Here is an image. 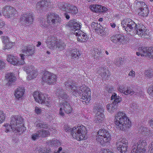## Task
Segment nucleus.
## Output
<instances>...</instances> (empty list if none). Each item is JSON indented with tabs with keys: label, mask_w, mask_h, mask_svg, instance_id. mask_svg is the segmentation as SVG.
<instances>
[{
	"label": "nucleus",
	"mask_w": 153,
	"mask_h": 153,
	"mask_svg": "<svg viewBox=\"0 0 153 153\" xmlns=\"http://www.w3.org/2000/svg\"><path fill=\"white\" fill-rule=\"evenodd\" d=\"M40 26L42 27H47L48 26L47 23L44 19L40 22Z\"/></svg>",
	"instance_id": "obj_52"
},
{
	"label": "nucleus",
	"mask_w": 153,
	"mask_h": 153,
	"mask_svg": "<svg viewBox=\"0 0 153 153\" xmlns=\"http://www.w3.org/2000/svg\"><path fill=\"white\" fill-rule=\"evenodd\" d=\"M56 39L55 37L49 36L48 37L46 43L48 47L51 49H53L55 46Z\"/></svg>",
	"instance_id": "obj_22"
},
{
	"label": "nucleus",
	"mask_w": 153,
	"mask_h": 153,
	"mask_svg": "<svg viewBox=\"0 0 153 153\" xmlns=\"http://www.w3.org/2000/svg\"><path fill=\"white\" fill-rule=\"evenodd\" d=\"M6 78L7 82L6 83L7 86H10L13 84L16 79V77L12 73L7 74L6 76Z\"/></svg>",
	"instance_id": "obj_24"
},
{
	"label": "nucleus",
	"mask_w": 153,
	"mask_h": 153,
	"mask_svg": "<svg viewBox=\"0 0 153 153\" xmlns=\"http://www.w3.org/2000/svg\"><path fill=\"white\" fill-rule=\"evenodd\" d=\"M36 150L38 153H53L50 149H47L43 146L38 147Z\"/></svg>",
	"instance_id": "obj_32"
},
{
	"label": "nucleus",
	"mask_w": 153,
	"mask_h": 153,
	"mask_svg": "<svg viewBox=\"0 0 153 153\" xmlns=\"http://www.w3.org/2000/svg\"><path fill=\"white\" fill-rule=\"evenodd\" d=\"M89 27L93 30H94L97 32H99V29L102 28V26L100 24H98V22H92L90 27L89 26Z\"/></svg>",
	"instance_id": "obj_30"
},
{
	"label": "nucleus",
	"mask_w": 153,
	"mask_h": 153,
	"mask_svg": "<svg viewBox=\"0 0 153 153\" xmlns=\"http://www.w3.org/2000/svg\"><path fill=\"white\" fill-rule=\"evenodd\" d=\"M40 137L39 133H35L33 134L32 135V139L34 140L39 139V137Z\"/></svg>",
	"instance_id": "obj_54"
},
{
	"label": "nucleus",
	"mask_w": 153,
	"mask_h": 153,
	"mask_svg": "<svg viewBox=\"0 0 153 153\" xmlns=\"http://www.w3.org/2000/svg\"><path fill=\"white\" fill-rule=\"evenodd\" d=\"M47 143L49 146H54V140L48 141Z\"/></svg>",
	"instance_id": "obj_64"
},
{
	"label": "nucleus",
	"mask_w": 153,
	"mask_h": 153,
	"mask_svg": "<svg viewBox=\"0 0 153 153\" xmlns=\"http://www.w3.org/2000/svg\"><path fill=\"white\" fill-rule=\"evenodd\" d=\"M98 71H99L98 73L100 74L103 78L107 79L110 75L109 71L104 66L102 65L99 67Z\"/></svg>",
	"instance_id": "obj_23"
},
{
	"label": "nucleus",
	"mask_w": 153,
	"mask_h": 153,
	"mask_svg": "<svg viewBox=\"0 0 153 153\" xmlns=\"http://www.w3.org/2000/svg\"><path fill=\"white\" fill-rule=\"evenodd\" d=\"M5 67V63L2 61L0 60V69H3Z\"/></svg>",
	"instance_id": "obj_57"
},
{
	"label": "nucleus",
	"mask_w": 153,
	"mask_h": 153,
	"mask_svg": "<svg viewBox=\"0 0 153 153\" xmlns=\"http://www.w3.org/2000/svg\"><path fill=\"white\" fill-rule=\"evenodd\" d=\"M71 56L73 58L78 59L80 55L79 51L76 49L70 50Z\"/></svg>",
	"instance_id": "obj_35"
},
{
	"label": "nucleus",
	"mask_w": 153,
	"mask_h": 153,
	"mask_svg": "<svg viewBox=\"0 0 153 153\" xmlns=\"http://www.w3.org/2000/svg\"><path fill=\"white\" fill-rule=\"evenodd\" d=\"M34 47L30 45H27L22 47V53L25 54L26 56L32 55L34 53Z\"/></svg>",
	"instance_id": "obj_20"
},
{
	"label": "nucleus",
	"mask_w": 153,
	"mask_h": 153,
	"mask_svg": "<svg viewBox=\"0 0 153 153\" xmlns=\"http://www.w3.org/2000/svg\"><path fill=\"white\" fill-rule=\"evenodd\" d=\"M131 153H145L146 142L142 140H133Z\"/></svg>",
	"instance_id": "obj_5"
},
{
	"label": "nucleus",
	"mask_w": 153,
	"mask_h": 153,
	"mask_svg": "<svg viewBox=\"0 0 153 153\" xmlns=\"http://www.w3.org/2000/svg\"><path fill=\"white\" fill-rule=\"evenodd\" d=\"M123 61V59L122 58H120L119 59H117L115 62V64L117 66H120L121 64Z\"/></svg>",
	"instance_id": "obj_51"
},
{
	"label": "nucleus",
	"mask_w": 153,
	"mask_h": 153,
	"mask_svg": "<svg viewBox=\"0 0 153 153\" xmlns=\"http://www.w3.org/2000/svg\"><path fill=\"white\" fill-rule=\"evenodd\" d=\"M35 111L37 114H39L41 112V109L38 107H36L35 108Z\"/></svg>",
	"instance_id": "obj_60"
},
{
	"label": "nucleus",
	"mask_w": 153,
	"mask_h": 153,
	"mask_svg": "<svg viewBox=\"0 0 153 153\" xmlns=\"http://www.w3.org/2000/svg\"><path fill=\"white\" fill-rule=\"evenodd\" d=\"M56 94L58 95L60 100L64 101L67 99L69 97L66 93L64 92L63 89L61 88H58Z\"/></svg>",
	"instance_id": "obj_25"
},
{
	"label": "nucleus",
	"mask_w": 153,
	"mask_h": 153,
	"mask_svg": "<svg viewBox=\"0 0 153 153\" xmlns=\"http://www.w3.org/2000/svg\"><path fill=\"white\" fill-rule=\"evenodd\" d=\"M68 12L71 13L76 14L78 12V9L77 7L74 6L68 5L67 8Z\"/></svg>",
	"instance_id": "obj_38"
},
{
	"label": "nucleus",
	"mask_w": 153,
	"mask_h": 153,
	"mask_svg": "<svg viewBox=\"0 0 153 153\" xmlns=\"http://www.w3.org/2000/svg\"><path fill=\"white\" fill-rule=\"evenodd\" d=\"M96 114H103V109L101 106L98 105L96 108Z\"/></svg>",
	"instance_id": "obj_43"
},
{
	"label": "nucleus",
	"mask_w": 153,
	"mask_h": 153,
	"mask_svg": "<svg viewBox=\"0 0 153 153\" xmlns=\"http://www.w3.org/2000/svg\"><path fill=\"white\" fill-rule=\"evenodd\" d=\"M99 31L98 32H97V33H98L101 36H104L106 34L105 31L104 29H103V28L102 27V28L99 29Z\"/></svg>",
	"instance_id": "obj_49"
},
{
	"label": "nucleus",
	"mask_w": 153,
	"mask_h": 153,
	"mask_svg": "<svg viewBox=\"0 0 153 153\" xmlns=\"http://www.w3.org/2000/svg\"><path fill=\"white\" fill-rule=\"evenodd\" d=\"M111 99V100H114L112 103L117 105L118 103L120 102L122 100L121 98L119 96H117V94L115 93H114L112 95Z\"/></svg>",
	"instance_id": "obj_34"
},
{
	"label": "nucleus",
	"mask_w": 153,
	"mask_h": 153,
	"mask_svg": "<svg viewBox=\"0 0 153 153\" xmlns=\"http://www.w3.org/2000/svg\"><path fill=\"white\" fill-rule=\"evenodd\" d=\"M5 119V116L3 112L0 110V123L3 122Z\"/></svg>",
	"instance_id": "obj_46"
},
{
	"label": "nucleus",
	"mask_w": 153,
	"mask_h": 153,
	"mask_svg": "<svg viewBox=\"0 0 153 153\" xmlns=\"http://www.w3.org/2000/svg\"><path fill=\"white\" fill-rule=\"evenodd\" d=\"M20 56L21 57V60L20 61H18L17 64H16V65H23L25 63L24 59L25 55L24 54H20Z\"/></svg>",
	"instance_id": "obj_45"
},
{
	"label": "nucleus",
	"mask_w": 153,
	"mask_h": 153,
	"mask_svg": "<svg viewBox=\"0 0 153 153\" xmlns=\"http://www.w3.org/2000/svg\"><path fill=\"white\" fill-rule=\"evenodd\" d=\"M74 34L78 36L77 40L78 41L82 42H85L87 41L88 38L87 36L84 33L81 31L78 32H75Z\"/></svg>",
	"instance_id": "obj_26"
},
{
	"label": "nucleus",
	"mask_w": 153,
	"mask_h": 153,
	"mask_svg": "<svg viewBox=\"0 0 153 153\" xmlns=\"http://www.w3.org/2000/svg\"><path fill=\"white\" fill-rule=\"evenodd\" d=\"M24 92L25 90L24 88L19 87L15 90L14 93L15 96L16 98L19 99L22 97Z\"/></svg>",
	"instance_id": "obj_28"
},
{
	"label": "nucleus",
	"mask_w": 153,
	"mask_h": 153,
	"mask_svg": "<svg viewBox=\"0 0 153 153\" xmlns=\"http://www.w3.org/2000/svg\"><path fill=\"white\" fill-rule=\"evenodd\" d=\"M135 93V92L133 91L132 89L130 87H128L127 88L126 90L125 89L124 94L126 95L129 94L133 95Z\"/></svg>",
	"instance_id": "obj_44"
},
{
	"label": "nucleus",
	"mask_w": 153,
	"mask_h": 153,
	"mask_svg": "<svg viewBox=\"0 0 153 153\" xmlns=\"http://www.w3.org/2000/svg\"><path fill=\"white\" fill-rule=\"evenodd\" d=\"M141 7L138 10L139 15L143 17H146L149 13V10L147 7V5L143 2H139Z\"/></svg>",
	"instance_id": "obj_16"
},
{
	"label": "nucleus",
	"mask_w": 153,
	"mask_h": 153,
	"mask_svg": "<svg viewBox=\"0 0 153 153\" xmlns=\"http://www.w3.org/2000/svg\"><path fill=\"white\" fill-rule=\"evenodd\" d=\"M147 47H141L139 48L138 49V51L141 53H143V56H147L148 54V49Z\"/></svg>",
	"instance_id": "obj_42"
},
{
	"label": "nucleus",
	"mask_w": 153,
	"mask_h": 153,
	"mask_svg": "<svg viewBox=\"0 0 153 153\" xmlns=\"http://www.w3.org/2000/svg\"><path fill=\"white\" fill-rule=\"evenodd\" d=\"M36 125V127L39 128H48V125L43 121H38Z\"/></svg>",
	"instance_id": "obj_37"
},
{
	"label": "nucleus",
	"mask_w": 153,
	"mask_h": 153,
	"mask_svg": "<svg viewBox=\"0 0 153 153\" xmlns=\"http://www.w3.org/2000/svg\"><path fill=\"white\" fill-rule=\"evenodd\" d=\"M59 107L60 108L59 114L61 116L63 117H65V116L63 110L65 113L68 114L71 113L72 111V108L69 103L66 101L60 102Z\"/></svg>",
	"instance_id": "obj_8"
},
{
	"label": "nucleus",
	"mask_w": 153,
	"mask_h": 153,
	"mask_svg": "<svg viewBox=\"0 0 153 153\" xmlns=\"http://www.w3.org/2000/svg\"><path fill=\"white\" fill-rule=\"evenodd\" d=\"M5 45L4 49L10 48L13 46L12 43L10 41Z\"/></svg>",
	"instance_id": "obj_55"
},
{
	"label": "nucleus",
	"mask_w": 153,
	"mask_h": 153,
	"mask_svg": "<svg viewBox=\"0 0 153 153\" xmlns=\"http://www.w3.org/2000/svg\"><path fill=\"white\" fill-rule=\"evenodd\" d=\"M11 119L10 125L6 123L4 126L6 132H10L11 130L14 133L23 132L26 129L24 126L23 120L22 117L12 116Z\"/></svg>",
	"instance_id": "obj_2"
},
{
	"label": "nucleus",
	"mask_w": 153,
	"mask_h": 153,
	"mask_svg": "<svg viewBox=\"0 0 153 153\" xmlns=\"http://www.w3.org/2000/svg\"><path fill=\"white\" fill-rule=\"evenodd\" d=\"M33 18L32 13H27L23 14V16L20 18V22H24L26 24H31L33 22Z\"/></svg>",
	"instance_id": "obj_19"
},
{
	"label": "nucleus",
	"mask_w": 153,
	"mask_h": 153,
	"mask_svg": "<svg viewBox=\"0 0 153 153\" xmlns=\"http://www.w3.org/2000/svg\"><path fill=\"white\" fill-rule=\"evenodd\" d=\"M102 153H111L112 152L108 149H103L102 150Z\"/></svg>",
	"instance_id": "obj_62"
},
{
	"label": "nucleus",
	"mask_w": 153,
	"mask_h": 153,
	"mask_svg": "<svg viewBox=\"0 0 153 153\" xmlns=\"http://www.w3.org/2000/svg\"><path fill=\"white\" fill-rule=\"evenodd\" d=\"M15 9L10 5H6L2 8V13L5 17L9 18L14 15Z\"/></svg>",
	"instance_id": "obj_14"
},
{
	"label": "nucleus",
	"mask_w": 153,
	"mask_h": 153,
	"mask_svg": "<svg viewBox=\"0 0 153 153\" xmlns=\"http://www.w3.org/2000/svg\"><path fill=\"white\" fill-rule=\"evenodd\" d=\"M38 133H39L40 137H45L48 136L49 134V132L46 130L41 129L39 131Z\"/></svg>",
	"instance_id": "obj_39"
},
{
	"label": "nucleus",
	"mask_w": 153,
	"mask_h": 153,
	"mask_svg": "<svg viewBox=\"0 0 153 153\" xmlns=\"http://www.w3.org/2000/svg\"><path fill=\"white\" fill-rule=\"evenodd\" d=\"M127 140L125 139L118 142L117 143L118 151L121 153H125L127 151Z\"/></svg>",
	"instance_id": "obj_17"
},
{
	"label": "nucleus",
	"mask_w": 153,
	"mask_h": 153,
	"mask_svg": "<svg viewBox=\"0 0 153 153\" xmlns=\"http://www.w3.org/2000/svg\"><path fill=\"white\" fill-rule=\"evenodd\" d=\"M148 92L149 94L152 97H153V87L152 86H150L148 89Z\"/></svg>",
	"instance_id": "obj_50"
},
{
	"label": "nucleus",
	"mask_w": 153,
	"mask_h": 153,
	"mask_svg": "<svg viewBox=\"0 0 153 153\" xmlns=\"http://www.w3.org/2000/svg\"><path fill=\"white\" fill-rule=\"evenodd\" d=\"M68 5H70V4L62 2H59L58 4V6L59 9L64 11H66V10L67 9L66 7L67 6L68 7Z\"/></svg>",
	"instance_id": "obj_41"
},
{
	"label": "nucleus",
	"mask_w": 153,
	"mask_h": 153,
	"mask_svg": "<svg viewBox=\"0 0 153 153\" xmlns=\"http://www.w3.org/2000/svg\"><path fill=\"white\" fill-rule=\"evenodd\" d=\"M76 84H75L73 82L70 80L65 82V86L67 90L71 92L74 93V95L77 93L79 94L82 92V94L81 98L83 103L85 104L89 102L91 100L90 89L85 85L78 87Z\"/></svg>",
	"instance_id": "obj_1"
},
{
	"label": "nucleus",
	"mask_w": 153,
	"mask_h": 153,
	"mask_svg": "<svg viewBox=\"0 0 153 153\" xmlns=\"http://www.w3.org/2000/svg\"><path fill=\"white\" fill-rule=\"evenodd\" d=\"M57 49L61 51L65 49L66 45L62 41L59 40L57 41L55 46Z\"/></svg>",
	"instance_id": "obj_33"
},
{
	"label": "nucleus",
	"mask_w": 153,
	"mask_h": 153,
	"mask_svg": "<svg viewBox=\"0 0 153 153\" xmlns=\"http://www.w3.org/2000/svg\"><path fill=\"white\" fill-rule=\"evenodd\" d=\"M1 39L3 43L4 44H5L9 42L10 41L9 40L8 38L6 36H2L1 37Z\"/></svg>",
	"instance_id": "obj_56"
},
{
	"label": "nucleus",
	"mask_w": 153,
	"mask_h": 153,
	"mask_svg": "<svg viewBox=\"0 0 153 153\" xmlns=\"http://www.w3.org/2000/svg\"><path fill=\"white\" fill-rule=\"evenodd\" d=\"M33 96L36 102L39 103H42L45 102V105L48 106H49L51 104L50 101L45 102V98L44 94L39 93L38 92H34L33 93Z\"/></svg>",
	"instance_id": "obj_12"
},
{
	"label": "nucleus",
	"mask_w": 153,
	"mask_h": 153,
	"mask_svg": "<svg viewBox=\"0 0 153 153\" xmlns=\"http://www.w3.org/2000/svg\"><path fill=\"white\" fill-rule=\"evenodd\" d=\"M94 58L96 59H99L100 58V56H101L102 53L100 49H99L95 48L94 50Z\"/></svg>",
	"instance_id": "obj_36"
},
{
	"label": "nucleus",
	"mask_w": 153,
	"mask_h": 153,
	"mask_svg": "<svg viewBox=\"0 0 153 153\" xmlns=\"http://www.w3.org/2000/svg\"><path fill=\"white\" fill-rule=\"evenodd\" d=\"M96 140L102 145H106V143L111 140V134L108 131L103 129H100L98 132L96 136Z\"/></svg>",
	"instance_id": "obj_6"
},
{
	"label": "nucleus",
	"mask_w": 153,
	"mask_h": 153,
	"mask_svg": "<svg viewBox=\"0 0 153 153\" xmlns=\"http://www.w3.org/2000/svg\"><path fill=\"white\" fill-rule=\"evenodd\" d=\"M42 80L49 84H53L57 80L56 76L48 71H46L42 76Z\"/></svg>",
	"instance_id": "obj_9"
},
{
	"label": "nucleus",
	"mask_w": 153,
	"mask_h": 153,
	"mask_svg": "<svg viewBox=\"0 0 153 153\" xmlns=\"http://www.w3.org/2000/svg\"><path fill=\"white\" fill-rule=\"evenodd\" d=\"M145 75L147 77L151 78L153 76V72H151L150 71L147 70L145 73Z\"/></svg>",
	"instance_id": "obj_53"
},
{
	"label": "nucleus",
	"mask_w": 153,
	"mask_h": 153,
	"mask_svg": "<svg viewBox=\"0 0 153 153\" xmlns=\"http://www.w3.org/2000/svg\"><path fill=\"white\" fill-rule=\"evenodd\" d=\"M61 21V19L58 15L55 13H49L47 17V23L49 25H57Z\"/></svg>",
	"instance_id": "obj_10"
},
{
	"label": "nucleus",
	"mask_w": 153,
	"mask_h": 153,
	"mask_svg": "<svg viewBox=\"0 0 153 153\" xmlns=\"http://www.w3.org/2000/svg\"><path fill=\"white\" fill-rule=\"evenodd\" d=\"M104 114H96L95 121L96 123H100L102 122L104 120Z\"/></svg>",
	"instance_id": "obj_40"
},
{
	"label": "nucleus",
	"mask_w": 153,
	"mask_h": 153,
	"mask_svg": "<svg viewBox=\"0 0 153 153\" xmlns=\"http://www.w3.org/2000/svg\"><path fill=\"white\" fill-rule=\"evenodd\" d=\"M114 123L117 128L123 131H127L131 126V122L123 112H119L117 114Z\"/></svg>",
	"instance_id": "obj_3"
},
{
	"label": "nucleus",
	"mask_w": 153,
	"mask_h": 153,
	"mask_svg": "<svg viewBox=\"0 0 153 153\" xmlns=\"http://www.w3.org/2000/svg\"><path fill=\"white\" fill-rule=\"evenodd\" d=\"M145 27L141 24H136L135 27L133 30V33L137 34L139 36L144 37L147 35V31L145 29Z\"/></svg>",
	"instance_id": "obj_11"
},
{
	"label": "nucleus",
	"mask_w": 153,
	"mask_h": 153,
	"mask_svg": "<svg viewBox=\"0 0 153 153\" xmlns=\"http://www.w3.org/2000/svg\"><path fill=\"white\" fill-rule=\"evenodd\" d=\"M81 25L79 22H77L76 20L74 19L71 20L66 25L67 27H71L73 29L75 30V32H78L80 31V26Z\"/></svg>",
	"instance_id": "obj_15"
},
{
	"label": "nucleus",
	"mask_w": 153,
	"mask_h": 153,
	"mask_svg": "<svg viewBox=\"0 0 153 153\" xmlns=\"http://www.w3.org/2000/svg\"><path fill=\"white\" fill-rule=\"evenodd\" d=\"M111 40L114 43L117 45H123L126 42L124 36L120 34L113 35L111 37Z\"/></svg>",
	"instance_id": "obj_13"
},
{
	"label": "nucleus",
	"mask_w": 153,
	"mask_h": 153,
	"mask_svg": "<svg viewBox=\"0 0 153 153\" xmlns=\"http://www.w3.org/2000/svg\"><path fill=\"white\" fill-rule=\"evenodd\" d=\"M121 25L124 28L128 34H131L132 31L133 33L136 24L130 19L123 20L121 22Z\"/></svg>",
	"instance_id": "obj_7"
},
{
	"label": "nucleus",
	"mask_w": 153,
	"mask_h": 153,
	"mask_svg": "<svg viewBox=\"0 0 153 153\" xmlns=\"http://www.w3.org/2000/svg\"><path fill=\"white\" fill-rule=\"evenodd\" d=\"M87 131L85 127L82 125L73 128L72 135L74 138L78 140H84L87 138Z\"/></svg>",
	"instance_id": "obj_4"
},
{
	"label": "nucleus",
	"mask_w": 153,
	"mask_h": 153,
	"mask_svg": "<svg viewBox=\"0 0 153 153\" xmlns=\"http://www.w3.org/2000/svg\"><path fill=\"white\" fill-rule=\"evenodd\" d=\"M7 58V61L10 64L14 65L17 64L18 60L16 57L12 55H8Z\"/></svg>",
	"instance_id": "obj_29"
},
{
	"label": "nucleus",
	"mask_w": 153,
	"mask_h": 153,
	"mask_svg": "<svg viewBox=\"0 0 153 153\" xmlns=\"http://www.w3.org/2000/svg\"><path fill=\"white\" fill-rule=\"evenodd\" d=\"M89 7L92 11L96 13L104 12L108 10L107 8L105 7L97 4L91 5Z\"/></svg>",
	"instance_id": "obj_21"
},
{
	"label": "nucleus",
	"mask_w": 153,
	"mask_h": 153,
	"mask_svg": "<svg viewBox=\"0 0 153 153\" xmlns=\"http://www.w3.org/2000/svg\"><path fill=\"white\" fill-rule=\"evenodd\" d=\"M50 3L49 1L45 0H42L37 2L36 4V7L42 10H45L50 5Z\"/></svg>",
	"instance_id": "obj_27"
},
{
	"label": "nucleus",
	"mask_w": 153,
	"mask_h": 153,
	"mask_svg": "<svg viewBox=\"0 0 153 153\" xmlns=\"http://www.w3.org/2000/svg\"><path fill=\"white\" fill-rule=\"evenodd\" d=\"M119 91L120 92L124 94L125 89L123 87L120 86L119 88Z\"/></svg>",
	"instance_id": "obj_59"
},
{
	"label": "nucleus",
	"mask_w": 153,
	"mask_h": 153,
	"mask_svg": "<svg viewBox=\"0 0 153 153\" xmlns=\"http://www.w3.org/2000/svg\"><path fill=\"white\" fill-rule=\"evenodd\" d=\"M5 25V23L4 22L1 20H0V28H2Z\"/></svg>",
	"instance_id": "obj_61"
},
{
	"label": "nucleus",
	"mask_w": 153,
	"mask_h": 153,
	"mask_svg": "<svg viewBox=\"0 0 153 153\" xmlns=\"http://www.w3.org/2000/svg\"><path fill=\"white\" fill-rule=\"evenodd\" d=\"M106 107L108 112L111 113H112L117 110V105L113 103L108 104L107 105Z\"/></svg>",
	"instance_id": "obj_31"
},
{
	"label": "nucleus",
	"mask_w": 153,
	"mask_h": 153,
	"mask_svg": "<svg viewBox=\"0 0 153 153\" xmlns=\"http://www.w3.org/2000/svg\"><path fill=\"white\" fill-rule=\"evenodd\" d=\"M135 72L134 71L132 70L130 71L128 74V75L129 76H131L132 77H134L135 76Z\"/></svg>",
	"instance_id": "obj_63"
},
{
	"label": "nucleus",
	"mask_w": 153,
	"mask_h": 153,
	"mask_svg": "<svg viewBox=\"0 0 153 153\" xmlns=\"http://www.w3.org/2000/svg\"><path fill=\"white\" fill-rule=\"evenodd\" d=\"M60 145V143L59 140H54V146H58Z\"/></svg>",
	"instance_id": "obj_58"
},
{
	"label": "nucleus",
	"mask_w": 153,
	"mask_h": 153,
	"mask_svg": "<svg viewBox=\"0 0 153 153\" xmlns=\"http://www.w3.org/2000/svg\"><path fill=\"white\" fill-rule=\"evenodd\" d=\"M63 127L64 130L66 132H71L72 133V132L73 131V128H72L68 124H65Z\"/></svg>",
	"instance_id": "obj_47"
},
{
	"label": "nucleus",
	"mask_w": 153,
	"mask_h": 153,
	"mask_svg": "<svg viewBox=\"0 0 153 153\" xmlns=\"http://www.w3.org/2000/svg\"><path fill=\"white\" fill-rule=\"evenodd\" d=\"M28 68V67L23 68L24 70L26 71L27 74H29L27 78V79H30L36 77L38 75L37 71L36 70H34L35 69L33 67H30L29 68V69H30L31 70H32V71H31L30 70H29V69L27 68Z\"/></svg>",
	"instance_id": "obj_18"
},
{
	"label": "nucleus",
	"mask_w": 153,
	"mask_h": 153,
	"mask_svg": "<svg viewBox=\"0 0 153 153\" xmlns=\"http://www.w3.org/2000/svg\"><path fill=\"white\" fill-rule=\"evenodd\" d=\"M148 56L153 58V47L149 48L148 49Z\"/></svg>",
	"instance_id": "obj_48"
}]
</instances>
